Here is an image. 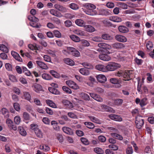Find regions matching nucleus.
<instances>
[{"label":"nucleus","mask_w":154,"mask_h":154,"mask_svg":"<svg viewBox=\"0 0 154 154\" xmlns=\"http://www.w3.org/2000/svg\"><path fill=\"white\" fill-rule=\"evenodd\" d=\"M132 70H120L116 73V75L123 77V80L125 81L131 80L133 77Z\"/></svg>","instance_id":"f257e3e1"},{"label":"nucleus","mask_w":154,"mask_h":154,"mask_svg":"<svg viewBox=\"0 0 154 154\" xmlns=\"http://www.w3.org/2000/svg\"><path fill=\"white\" fill-rule=\"evenodd\" d=\"M121 65L114 62H109L106 66V70L109 71H113L120 68Z\"/></svg>","instance_id":"f03ea898"},{"label":"nucleus","mask_w":154,"mask_h":154,"mask_svg":"<svg viewBox=\"0 0 154 154\" xmlns=\"http://www.w3.org/2000/svg\"><path fill=\"white\" fill-rule=\"evenodd\" d=\"M38 125L35 124H32L30 125V128L32 130H33L36 135V136L40 138L43 137L42 133V131L38 128Z\"/></svg>","instance_id":"7ed1b4c3"},{"label":"nucleus","mask_w":154,"mask_h":154,"mask_svg":"<svg viewBox=\"0 0 154 154\" xmlns=\"http://www.w3.org/2000/svg\"><path fill=\"white\" fill-rule=\"evenodd\" d=\"M135 123L137 128L140 129L141 128L144 124V119L140 116H138L136 118Z\"/></svg>","instance_id":"20e7f679"},{"label":"nucleus","mask_w":154,"mask_h":154,"mask_svg":"<svg viewBox=\"0 0 154 154\" xmlns=\"http://www.w3.org/2000/svg\"><path fill=\"white\" fill-rule=\"evenodd\" d=\"M64 51H66L69 54L75 57L77 56V50L73 47H67L66 49L64 50Z\"/></svg>","instance_id":"39448f33"},{"label":"nucleus","mask_w":154,"mask_h":154,"mask_svg":"<svg viewBox=\"0 0 154 154\" xmlns=\"http://www.w3.org/2000/svg\"><path fill=\"white\" fill-rule=\"evenodd\" d=\"M101 107L102 111L110 112L112 113L115 112V111L112 107L104 104L101 105Z\"/></svg>","instance_id":"423d86ee"},{"label":"nucleus","mask_w":154,"mask_h":154,"mask_svg":"<svg viewBox=\"0 0 154 154\" xmlns=\"http://www.w3.org/2000/svg\"><path fill=\"white\" fill-rule=\"evenodd\" d=\"M61 102L63 105L67 108L70 109L73 107L72 103L67 99H62Z\"/></svg>","instance_id":"0eeeda50"},{"label":"nucleus","mask_w":154,"mask_h":154,"mask_svg":"<svg viewBox=\"0 0 154 154\" xmlns=\"http://www.w3.org/2000/svg\"><path fill=\"white\" fill-rule=\"evenodd\" d=\"M6 123L9 128L11 129H13L14 131L17 129L16 126L13 125V121L10 119H8L6 120Z\"/></svg>","instance_id":"6e6552de"},{"label":"nucleus","mask_w":154,"mask_h":154,"mask_svg":"<svg viewBox=\"0 0 154 154\" xmlns=\"http://www.w3.org/2000/svg\"><path fill=\"white\" fill-rule=\"evenodd\" d=\"M54 7L57 10L62 13H65L67 11V9L61 5L56 4L54 5Z\"/></svg>","instance_id":"1a4fd4ad"},{"label":"nucleus","mask_w":154,"mask_h":154,"mask_svg":"<svg viewBox=\"0 0 154 154\" xmlns=\"http://www.w3.org/2000/svg\"><path fill=\"white\" fill-rule=\"evenodd\" d=\"M61 119H59L58 121L59 123L61 125H64L66 124V122L69 121L70 120L67 116L65 115H63L61 117Z\"/></svg>","instance_id":"9d476101"},{"label":"nucleus","mask_w":154,"mask_h":154,"mask_svg":"<svg viewBox=\"0 0 154 154\" xmlns=\"http://www.w3.org/2000/svg\"><path fill=\"white\" fill-rule=\"evenodd\" d=\"M109 117L111 119L116 121L121 122L122 120V119L121 117L115 114L110 115Z\"/></svg>","instance_id":"9b49d317"},{"label":"nucleus","mask_w":154,"mask_h":154,"mask_svg":"<svg viewBox=\"0 0 154 154\" xmlns=\"http://www.w3.org/2000/svg\"><path fill=\"white\" fill-rule=\"evenodd\" d=\"M66 84L71 88L74 89H77V85L73 81L70 80L67 81L66 82Z\"/></svg>","instance_id":"f8f14e48"},{"label":"nucleus","mask_w":154,"mask_h":154,"mask_svg":"<svg viewBox=\"0 0 154 154\" xmlns=\"http://www.w3.org/2000/svg\"><path fill=\"white\" fill-rule=\"evenodd\" d=\"M50 12L52 15L58 17H63V15L59 11L54 9H51L50 11Z\"/></svg>","instance_id":"ddd939ff"},{"label":"nucleus","mask_w":154,"mask_h":154,"mask_svg":"<svg viewBox=\"0 0 154 154\" xmlns=\"http://www.w3.org/2000/svg\"><path fill=\"white\" fill-rule=\"evenodd\" d=\"M36 63L40 68L43 69H47L48 68L47 65L43 62L37 60L36 61Z\"/></svg>","instance_id":"4468645a"},{"label":"nucleus","mask_w":154,"mask_h":154,"mask_svg":"<svg viewBox=\"0 0 154 154\" xmlns=\"http://www.w3.org/2000/svg\"><path fill=\"white\" fill-rule=\"evenodd\" d=\"M98 46L101 48L102 49L105 50H109L111 49V47L109 45L105 43H100L98 45Z\"/></svg>","instance_id":"2eb2a0df"},{"label":"nucleus","mask_w":154,"mask_h":154,"mask_svg":"<svg viewBox=\"0 0 154 154\" xmlns=\"http://www.w3.org/2000/svg\"><path fill=\"white\" fill-rule=\"evenodd\" d=\"M100 59L105 61H108L111 59L110 57L107 54H103L99 55Z\"/></svg>","instance_id":"dca6fc26"},{"label":"nucleus","mask_w":154,"mask_h":154,"mask_svg":"<svg viewBox=\"0 0 154 154\" xmlns=\"http://www.w3.org/2000/svg\"><path fill=\"white\" fill-rule=\"evenodd\" d=\"M116 39L119 42H125L127 39L124 36L120 35H117L115 36Z\"/></svg>","instance_id":"f3484780"},{"label":"nucleus","mask_w":154,"mask_h":154,"mask_svg":"<svg viewBox=\"0 0 154 154\" xmlns=\"http://www.w3.org/2000/svg\"><path fill=\"white\" fill-rule=\"evenodd\" d=\"M97 79L99 82L101 83H104L106 81V76L102 74L97 75Z\"/></svg>","instance_id":"a211bd4d"},{"label":"nucleus","mask_w":154,"mask_h":154,"mask_svg":"<svg viewBox=\"0 0 154 154\" xmlns=\"http://www.w3.org/2000/svg\"><path fill=\"white\" fill-rule=\"evenodd\" d=\"M11 54L13 57L17 61L20 62L22 61V59L19 54L17 53L14 51H12L11 52Z\"/></svg>","instance_id":"6ab92c4d"},{"label":"nucleus","mask_w":154,"mask_h":154,"mask_svg":"<svg viewBox=\"0 0 154 154\" xmlns=\"http://www.w3.org/2000/svg\"><path fill=\"white\" fill-rule=\"evenodd\" d=\"M112 46L114 48L118 49H122L125 47L124 45L119 42L114 43L112 44Z\"/></svg>","instance_id":"aec40b11"},{"label":"nucleus","mask_w":154,"mask_h":154,"mask_svg":"<svg viewBox=\"0 0 154 154\" xmlns=\"http://www.w3.org/2000/svg\"><path fill=\"white\" fill-rule=\"evenodd\" d=\"M95 68L97 69L102 72H106L107 71L106 66H104L103 65H96Z\"/></svg>","instance_id":"412c9836"},{"label":"nucleus","mask_w":154,"mask_h":154,"mask_svg":"<svg viewBox=\"0 0 154 154\" xmlns=\"http://www.w3.org/2000/svg\"><path fill=\"white\" fill-rule=\"evenodd\" d=\"M118 29L120 32L122 33H126L129 31V29L128 28L122 25L119 26Z\"/></svg>","instance_id":"4be33fe9"},{"label":"nucleus","mask_w":154,"mask_h":154,"mask_svg":"<svg viewBox=\"0 0 154 154\" xmlns=\"http://www.w3.org/2000/svg\"><path fill=\"white\" fill-rule=\"evenodd\" d=\"M86 31L89 32H92L95 31L94 27L90 25H85L84 27Z\"/></svg>","instance_id":"5701e85b"},{"label":"nucleus","mask_w":154,"mask_h":154,"mask_svg":"<svg viewBox=\"0 0 154 154\" xmlns=\"http://www.w3.org/2000/svg\"><path fill=\"white\" fill-rule=\"evenodd\" d=\"M48 89L49 91L53 94L56 95H59L60 94L59 91L54 88L49 87Z\"/></svg>","instance_id":"b1692460"},{"label":"nucleus","mask_w":154,"mask_h":154,"mask_svg":"<svg viewBox=\"0 0 154 154\" xmlns=\"http://www.w3.org/2000/svg\"><path fill=\"white\" fill-rule=\"evenodd\" d=\"M78 42H80L82 44L83 46H84L88 47L90 45V43L84 39L80 40L78 37Z\"/></svg>","instance_id":"393cba45"},{"label":"nucleus","mask_w":154,"mask_h":154,"mask_svg":"<svg viewBox=\"0 0 154 154\" xmlns=\"http://www.w3.org/2000/svg\"><path fill=\"white\" fill-rule=\"evenodd\" d=\"M109 20L114 22H119L122 21V19L119 17L115 16H111L109 18Z\"/></svg>","instance_id":"a878e982"},{"label":"nucleus","mask_w":154,"mask_h":154,"mask_svg":"<svg viewBox=\"0 0 154 154\" xmlns=\"http://www.w3.org/2000/svg\"><path fill=\"white\" fill-rule=\"evenodd\" d=\"M111 135L114 138L119 140H122L123 139V137L121 135L116 133H111Z\"/></svg>","instance_id":"bb28decb"},{"label":"nucleus","mask_w":154,"mask_h":154,"mask_svg":"<svg viewBox=\"0 0 154 154\" xmlns=\"http://www.w3.org/2000/svg\"><path fill=\"white\" fill-rule=\"evenodd\" d=\"M51 125L54 130L56 131H59L60 130V127L58 125L57 123L55 121L53 120L51 122Z\"/></svg>","instance_id":"cd10ccee"},{"label":"nucleus","mask_w":154,"mask_h":154,"mask_svg":"<svg viewBox=\"0 0 154 154\" xmlns=\"http://www.w3.org/2000/svg\"><path fill=\"white\" fill-rule=\"evenodd\" d=\"M42 77L43 79L47 80H50L52 79V77L50 75L45 73L42 74Z\"/></svg>","instance_id":"c85d7f7f"},{"label":"nucleus","mask_w":154,"mask_h":154,"mask_svg":"<svg viewBox=\"0 0 154 154\" xmlns=\"http://www.w3.org/2000/svg\"><path fill=\"white\" fill-rule=\"evenodd\" d=\"M82 65L84 66V67L88 69H92L93 68V66L90 63L86 62L83 63Z\"/></svg>","instance_id":"c756f323"},{"label":"nucleus","mask_w":154,"mask_h":154,"mask_svg":"<svg viewBox=\"0 0 154 154\" xmlns=\"http://www.w3.org/2000/svg\"><path fill=\"white\" fill-rule=\"evenodd\" d=\"M64 61L66 63L69 65L73 66L74 65V62L69 58H65L64 59Z\"/></svg>","instance_id":"7c9ffc66"},{"label":"nucleus","mask_w":154,"mask_h":154,"mask_svg":"<svg viewBox=\"0 0 154 154\" xmlns=\"http://www.w3.org/2000/svg\"><path fill=\"white\" fill-rule=\"evenodd\" d=\"M19 132L20 134L23 136H25L26 134V132L23 128L21 126L18 127Z\"/></svg>","instance_id":"2f4dec72"},{"label":"nucleus","mask_w":154,"mask_h":154,"mask_svg":"<svg viewBox=\"0 0 154 154\" xmlns=\"http://www.w3.org/2000/svg\"><path fill=\"white\" fill-rule=\"evenodd\" d=\"M80 95L85 100L89 101L90 100L89 96L87 94L82 92L80 94Z\"/></svg>","instance_id":"473e14b6"},{"label":"nucleus","mask_w":154,"mask_h":154,"mask_svg":"<svg viewBox=\"0 0 154 154\" xmlns=\"http://www.w3.org/2000/svg\"><path fill=\"white\" fill-rule=\"evenodd\" d=\"M85 13L89 15H94L96 14L97 12L94 10H92V9H87V10L85 11Z\"/></svg>","instance_id":"72a5a7b5"},{"label":"nucleus","mask_w":154,"mask_h":154,"mask_svg":"<svg viewBox=\"0 0 154 154\" xmlns=\"http://www.w3.org/2000/svg\"><path fill=\"white\" fill-rule=\"evenodd\" d=\"M0 50L6 53H8V48L3 44H0Z\"/></svg>","instance_id":"f704fd0d"},{"label":"nucleus","mask_w":154,"mask_h":154,"mask_svg":"<svg viewBox=\"0 0 154 154\" xmlns=\"http://www.w3.org/2000/svg\"><path fill=\"white\" fill-rule=\"evenodd\" d=\"M89 118L93 122L97 123V124L100 123V121L99 119L93 116H89Z\"/></svg>","instance_id":"c9c22d12"},{"label":"nucleus","mask_w":154,"mask_h":154,"mask_svg":"<svg viewBox=\"0 0 154 154\" xmlns=\"http://www.w3.org/2000/svg\"><path fill=\"white\" fill-rule=\"evenodd\" d=\"M80 73L84 75H88L90 73L88 70L84 68H81L79 70Z\"/></svg>","instance_id":"e433bc0d"},{"label":"nucleus","mask_w":154,"mask_h":154,"mask_svg":"<svg viewBox=\"0 0 154 154\" xmlns=\"http://www.w3.org/2000/svg\"><path fill=\"white\" fill-rule=\"evenodd\" d=\"M84 124L89 128L92 129L94 127V124L91 122H85Z\"/></svg>","instance_id":"4c0bfd02"},{"label":"nucleus","mask_w":154,"mask_h":154,"mask_svg":"<svg viewBox=\"0 0 154 154\" xmlns=\"http://www.w3.org/2000/svg\"><path fill=\"white\" fill-rule=\"evenodd\" d=\"M85 6L88 9H94L96 8V7L94 5L91 3H87L85 5Z\"/></svg>","instance_id":"58836bf2"},{"label":"nucleus","mask_w":154,"mask_h":154,"mask_svg":"<svg viewBox=\"0 0 154 154\" xmlns=\"http://www.w3.org/2000/svg\"><path fill=\"white\" fill-rule=\"evenodd\" d=\"M39 148L45 151H48L50 149V147L47 145H40Z\"/></svg>","instance_id":"ea45409f"},{"label":"nucleus","mask_w":154,"mask_h":154,"mask_svg":"<svg viewBox=\"0 0 154 154\" xmlns=\"http://www.w3.org/2000/svg\"><path fill=\"white\" fill-rule=\"evenodd\" d=\"M46 103L50 106L51 107L53 108H55L56 107V106L55 103L51 100H46Z\"/></svg>","instance_id":"a19ab883"},{"label":"nucleus","mask_w":154,"mask_h":154,"mask_svg":"<svg viewBox=\"0 0 154 154\" xmlns=\"http://www.w3.org/2000/svg\"><path fill=\"white\" fill-rule=\"evenodd\" d=\"M28 19L29 20L33 22H36L38 21V19L34 16H29Z\"/></svg>","instance_id":"79ce46f5"},{"label":"nucleus","mask_w":154,"mask_h":154,"mask_svg":"<svg viewBox=\"0 0 154 154\" xmlns=\"http://www.w3.org/2000/svg\"><path fill=\"white\" fill-rule=\"evenodd\" d=\"M94 151L97 154H103L104 153L103 151L101 148L98 147L94 148Z\"/></svg>","instance_id":"37998d69"},{"label":"nucleus","mask_w":154,"mask_h":154,"mask_svg":"<svg viewBox=\"0 0 154 154\" xmlns=\"http://www.w3.org/2000/svg\"><path fill=\"white\" fill-rule=\"evenodd\" d=\"M23 94L25 99L30 101L31 99V97L29 94L28 92L25 91L23 92Z\"/></svg>","instance_id":"c03bdc74"},{"label":"nucleus","mask_w":154,"mask_h":154,"mask_svg":"<svg viewBox=\"0 0 154 154\" xmlns=\"http://www.w3.org/2000/svg\"><path fill=\"white\" fill-rule=\"evenodd\" d=\"M80 140L82 142L83 144L85 145H88L90 143L88 140L86 138L84 137H81L80 138Z\"/></svg>","instance_id":"a18cd8bd"},{"label":"nucleus","mask_w":154,"mask_h":154,"mask_svg":"<svg viewBox=\"0 0 154 154\" xmlns=\"http://www.w3.org/2000/svg\"><path fill=\"white\" fill-rule=\"evenodd\" d=\"M62 89L66 93L71 94L72 93L71 90L68 87L66 86H63L62 87Z\"/></svg>","instance_id":"49530a36"},{"label":"nucleus","mask_w":154,"mask_h":154,"mask_svg":"<svg viewBox=\"0 0 154 154\" xmlns=\"http://www.w3.org/2000/svg\"><path fill=\"white\" fill-rule=\"evenodd\" d=\"M123 100L121 99H118L114 100L115 104L116 105H120L122 104Z\"/></svg>","instance_id":"de8ad7c7"},{"label":"nucleus","mask_w":154,"mask_h":154,"mask_svg":"<svg viewBox=\"0 0 154 154\" xmlns=\"http://www.w3.org/2000/svg\"><path fill=\"white\" fill-rule=\"evenodd\" d=\"M118 4L119 7L121 8L125 9L128 8V5L122 2H119Z\"/></svg>","instance_id":"09e8293b"},{"label":"nucleus","mask_w":154,"mask_h":154,"mask_svg":"<svg viewBox=\"0 0 154 154\" xmlns=\"http://www.w3.org/2000/svg\"><path fill=\"white\" fill-rule=\"evenodd\" d=\"M133 152V149L131 146H128L126 149V154H132Z\"/></svg>","instance_id":"8fccbe9b"},{"label":"nucleus","mask_w":154,"mask_h":154,"mask_svg":"<svg viewBox=\"0 0 154 154\" xmlns=\"http://www.w3.org/2000/svg\"><path fill=\"white\" fill-rule=\"evenodd\" d=\"M102 38L103 39L106 40H110L112 38L111 36L107 34H104L102 35Z\"/></svg>","instance_id":"3c124183"},{"label":"nucleus","mask_w":154,"mask_h":154,"mask_svg":"<svg viewBox=\"0 0 154 154\" xmlns=\"http://www.w3.org/2000/svg\"><path fill=\"white\" fill-rule=\"evenodd\" d=\"M78 26H83L84 27L85 25L83 20L80 19H78Z\"/></svg>","instance_id":"603ef678"},{"label":"nucleus","mask_w":154,"mask_h":154,"mask_svg":"<svg viewBox=\"0 0 154 154\" xmlns=\"http://www.w3.org/2000/svg\"><path fill=\"white\" fill-rule=\"evenodd\" d=\"M50 73L55 78H58L59 77V74L54 70H50Z\"/></svg>","instance_id":"864d4df0"},{"label":"nucleus","mask_w":154,"mask_h":154,"mask_svg":"<svg viewBox=\"0 0 154 154\" xmlns=\"http://www.w3.org/2000/svg\"><path fill=\"white\" fill-rule=\"evenodd\" d=\"M23 118L24 119L29 120L30 119L29 115L26 112H24L23 113Z\"/></svg>","instance_id":"5fc2aeb1"},{"label":"nucleus","mask_w":154,"mask_h":154,"mask_svg":"<svg viewBox=\"0 0 154 154\" xmlns=\"http://www.w3.org/2000/svg\"><path fill=\"white\" fill-rule=\"evenodd\" d=\"M109 147L113 150H117L118 149V146L114 144H110L109 146Z\"/></svg>","instance_id":"6e6d98bb"},{"label":"nucleus","mask_w":154,"mask_h":154,"mask_svg":"<svg viewBox=\"0 0 154 154\" xmlns=\"http://www.w3.org/2000/svg\"><path fill=\"white\" fill-rule=\"evenodd\" d=\"M87 23L89 24H91L93 26H96L97 23L93 19L89 20H87Z\"/></svg>","instance_id":"4d7b16f0"},{"label":"nucleus","mask_w":154,"mask_h":154,"mask_svg":"<svg viewBox=\"0 0 154 154\" xmlns=\"http://www.w3.org/2000/svg\"><path fill=\"white\" fill-rule=\"evenodd\" d=\"M110 82L113 84H118L119 83V81L117 79L112 78L110 79Z\"/></svg>","instance_id":"13d9d810"},{"label":"nucleus","mask_w":154,"mask_h":154,"mask_svg":"<svg viewBox=\"0 0 154 154\" xmlns=\"http://www.w3.org/2000/svg\"><path fill=\"white\" fill-rule=\"evenodd\" d=\"M14 122L17 125H19L20 122V118L19 116H16L14 118Z\"/></svg>","instance_id":"bf43d9fd"},{"label":"nucleus","mask_w":154,"mask_h":154,"mask_svg":"<svg viewBox=\"0 0 154 154\" xmlns=\"http://www.w3.org/2000/svg\"><path fill=\"white\" fill-rule=\"evenodd\" d=\"M44 59V60L46 62H51V59L50 57L47 55H44L43 56Z\"/></svg>","instance_id":"052dcab7"},{"label":"nucleus","mask_w":154,"mask_h":154,"mask_svg":"<svg viewBox=\"0 0 154 154\" xmlns=\"http://www.w3.org/2000/svg\"><path fill=\"white\" fill-rule=\"evenodd\" d=\"M146 99L144 98L142 99L140 103V106L142 107L146 105Z\"/></svg>","instance_id":"680f3d73"},{"label":"nucleus","mask_w":154,"mask_h":154,"mask_svg":"<svg viewBox=\"0 0 154 154\" xmlns=\"http://www.w3.org/2000/svg\"><path fill=\"white\" fill-rule=\"evenodd\" d=\"M69 7L72 9L76 10L77 9V5L75 3H72L69 5Z\"/></svg>","instance_id":"e2e57ef3"},{"label":"nucleus","mask_w":154,"mask_h":154,"mask_svg":"<svg viewBox=\"0 0 154 154\" xmlns=\"http://www.w3.org/2000/svg\"><path fill=\"white\" fill-rule=\"evenodd\" d=\"M9 79L13 82H17L16 78L13 75H11L9 76Z\"/></svg>","instance_id":"0e129e2a"},{"label":"nucleus","mask_w":154,"mask_h":154,"mask_svg":"<svg viewBox=\"0 0 154 154\" xmlns=\"http://www.w3.org/2000/svg\"><path fill=\"white\" fill-rule=\"evenodd\" d=\"M14 107L15 109L17 111H19L20 109V106L17 103H15L14 104Z\"/></svg>","instance_id":"69168bd1"},{"label":"nucleus","mask_w":154,"mask_h":154,"mask_svg":"<svg viewBox=\"0 0 154 154\" xmlns=\"http://www.w3.org/2000/svg\"><path fill=\"white\" fill-rule=\"evenodd\" d=\"M43 122L45 124L49 125L50 123V120L47 117H44L42 119Z\"/></svg>","instance_id":"338daca9"},{"label":"nucleus","mask_w":154,"mask_h":154,"mask_svg":"<svg viewBox=\"0 0 154 154\" xmlns=\"http://www.w3.org/2000/svg\"><path fill=\"white\" fill-rule=\"evenodd\" d=\"M62 130L65 133L67 134H69L70 133V128L67 127H64L62 128Z\"/></svg>","instance_id":"774afa93"}]
</instances>
